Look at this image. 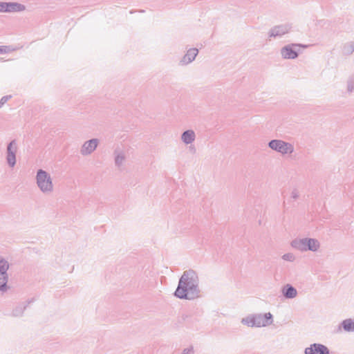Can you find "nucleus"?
Returning a JSON list of instances; mask_svg holds the SVG:
<instances>
[{"instance_id":"obj_16","label":"nucleus","mask_w":354,"mask_h":354,"mask_svg":"<svg viewBox=\"0 0 354 354\" xmlns=\"http://www.w3.org/2000/svg\"><path fill=\"white\" fill-rule=\"evenodd\" d=\"M195 138V132L191 129L185 131L181 135V140L186 145L192 143L194 141Z\"/></svg>"},{"instance_id":"obj_22","label":"nucleus","mask_w":354,"mask_h":354,"mask_svg":"<svg viewBox=\"0 0 354 354\" xmlns=\"http://www.w3.org/2000/svg\"><path fill=\"white\" fill-rule=\"evenodd\" d=\"M347 90L349 93L354 91V75H352L348 80Z\"/></svg>"},{"instance_id":"obj_15","label":"nucleus","mask_w":354,"mask_h":354,"mask_svg":"<svg viewBox=\"0 0 354 354\" xmlns=\"http://www.w3.org/2000/svg\"><path fill=\"white\" fill-rule=\"evenodd\" d=\"M34 301V299H31L27 301L26 304H20L17 305L12 311V316L21 317L23 315L24 310L26 309L28 304Z\"/></svg>"},{"instance_id":"obj_5","label":"nucleus","mask_w":354,"mask_h":354,"mask_svg":"<svg viewBox=\"0 0 354 354\" xmlns=\"http://www.w3.org/2000/svg\"><path fill=\"white\" fill-rule=\"evenodd\" d=\"M307 45L300 44H290L286 45L281 49V55L283 59H294L299 54L300 48H307Z\"/></svg>"},{"instance_id":"obj_24","label":"nucleus","mask_w":354,"mask_h":354,"mask_svg":"<svg viewBox=\"0 0 354 354\" xmlns=\"http://www.w3.org/2000/svg\"><path fill=\"white\" fill-rule=\"evenodd\" d=\"M12 97L11 95H5L0 100V108Z\"/></svg>"},{"instance_id":"obj_9","label":"nucleus","mask_w":354,"mask_h":354,"mask_svg":"<svg viewBox=\"0 0 354 354\" xmlns=\"http://www.w3.org/2000/svg\"><path fill=\"white\" fill-rule=\"evenodd\" d=\"M304 354H330V350L322 344L313 343L305 348Z\"/></svg>"},{"instance_id":"obj_19","label":"nucleus","mask_w":354,"mask_h":354,"mask_svg":"<svg viewBox=\"0 0 354 354\" xmlns=\"http://www.w3.org/2000/svg\"><path fill=\"white\" fill-rule=\"evenodd\" d=\"M344 53L346 55H351L354 52V41L350 43L345 44L344 46Z\"/></svg>"},{"instance_id":"obj_13","label":"nucleus","mask_w":354,"mask_h":354,"mask_svg":"<svg viewBox=\"0 0 354 354\" xmlns=\"http://www.w3.org/2000/svg\"><path fill=\"white\" fill-rule=\"evenodd\" d=\"M198 53V50L196 48H192L189 49L187 51L186 54L183 56V57L180 61V64L181 65H187V64L191 63L192 62H193L195 59Z\"/></svg>"},{"instance_id":"obj_3","label":"nucleus","mask_w":354,"mask_h":354,"mask_svg":"<svg viewBox=\"0 0 354 354\" xmlns=\"http://www.w3.org/2000/svg\"><path fill=\"white\" fill-rule=\"evenodd\" d=\"M36 183L39 189L44 194H49L53 190V184L50 175L41 169L37 171Z\"/></svg>"},{"instance_id":"obj_7","label":"nucleus","mask_w":354,"mask_h":354,"mask_svg":"<svg viewBox=\"0 0 354 354\" xmlns=\"http://www.w3.org/2000/svg\"><path fill=\"white\" fill-rule=\"evenodd\" d=\"M17 151V143L16 140L10 141L6 149V162L10 167H14L16 165V153Z\"/></svg>"},{"instance_id":"obj_26","label":"nucleus","mask_w":354,"mask_h":354,"mask_svg":"<svg viewBox=\"0 0 354 354\" xmlns=\"http://www.w3.org/2000/svg\"><path fill=\"white\" fill-rule=\"evenodd\" d=\"M182 354H194V349L192 347L185 348Z\"/></svg>"},{"instance_id":"obj_10","label":"nucleus","mask_w":354,"mask_h":354,"mask_svg":"<svg viewBox=\"0 0 354 354\" xmlns=\"http://www.w3.org/2000/svg\"><path fill=\"white\" fill-rule=\"evenodd\" d=\"M256 327L266 326L273 322V316L270 313L262 314H254Z\"/></svg>"},{"instance_id":"obj_18","label":"nucleus","mask_w":354,"mask_h":354,"mask_svg":"<svg viewBox=\"0 0 354 354\" xmlns=\"http://www.w3.org/2000/svg\"><path fill=\"white\" fill-rule=\"evenodd\" d=\"M241 323L250 327H256L254 315H250L242 319Z\"/></svg>"},{"instance_id":"obj_25","label":"nucleus","mask_w":354,"mask_h":354,"mask_svg":"<svg viewBox=\"0 0 354 354\" xmlns=\"http://www.w3.org/2000/svg\"><path fill=\"white\" fill-rule=\"evenodd\" d=\"M299 197V192L297 189H294L291 193V198L296 200Z\"/></svg>"},{"instance_id":"obj_1","label":"nucleus","mask_w":354,"mask_h":354,"mask_svg":"<svg viewBox=\"0 0 354 354\" xmlns=\"http://www.w3.org/2000/svg\"><path fill=\"white\" fill-rule=\"evenodd\" d=\"M174 295L178 299L188 300L200 297L199 278L195 270L189 269L183 272Z\"/></svg>"},{"instance_id":"obj_12","label":"nucleus","mask_w":354,"mask_h":354,"mask_svg":"<svg viewBox=\"0 0 354 354\" xmlns=\"http://www.w3.org/2000/svg\"><path fill=\"white\" fill-rule=\"evenodd\" d=\"M97 144L98 140L97 138H92L88 141H86L80 149L81 154L83 156L91 154L96 149Z\"/></svg>"},{"instance_id":"obj_8","label":"nucleus","mask_w":354,"mask_h":354,"mask_svg":"<svg viewBox=\"0 0 354 354\" xmlns=\"http://www.w3.org/2000/svg\"><path fill=\"white\" fill-rule=\"evenodd\" d=\"M26 10V6L18 2L2 1L1 12H21Z\"/></svg>"},{"instance_id":"obj_4","label":"nucleus","mask_w":354,"mask_h":354,"mask_svg":"<svg viewBox=\"0 0 354 354\" xmlns=\"http://www.w3.org/2000/svg\"><path fill=\"white\" fill-rule=\"evenodd\" d=\"M268 145L271 149L283 155L291 154L294 151L293 145L291 143L285 142L282 140H271L269 141Z\"/></svg>"},{"instance_id":"obj_27","label":"nucleus","mask_w":354,"mask_h":354,"mask_svg":"<svg viewBox=\"0 0 354 354\" xmlns=\"http://www.w3.org/2000/svg\"><path fill=\"white\" fill-rule=\"evenodd\" d=\"M2 10V1H0V12H1Z\"/></svg>"},{"instance_id":"obj_2","label":"nucleus","mask_w":354,"mask_h":354,"mask_svg":"<svg viewBox=\"0 0 354 354\" xmlns=\"http://www.w3.org/2000/svg\"><path fill=\"white\" fill-rule=\"evenodd\" d=\"M291 246L301 252H316L320 247L319 241L313 238L295 239L290 243Z\"/></svg>"},{"instance_id":"obj_20","label":"nucleus","mask_w":354,"mask_h":354,"mask_svg":"<svg viewBox=\"0 0 354 354\" xmlns=\"http://www.w3.org/2000/svg\"><path fill=\"white\" fill-rule=\"evenodd\" d=\"M125 159V156L123 153H120L117 154L115 157V165L120 167L122 165L123 161Z\"/></svg>"},{"instance_id":"obj_21","label":"nucleus","mask_w":354,"mask_h":354,"mask_svg":"<svg viewBox=\"0 0 354 354\" xmlns=\"http://www.w3.org/2000/svg\"><path fill=\"white\" fill-rule=\"evenodd\" d=\"M15 50V48L11 46H0V55L8 53Z\"/></svg>"},{"instance_id":"obj_23","label":"nucleus","mask_w":354,"mask_h":354,"mask_svg":"<svg viewBox=\"0 0 354 354\" xmlns=\"http://www.w3.org/2000/svg\"><path fill=\"white\" fill-rule=\"evenodd\" d=\"M284 261L292 262L295 259V257L292 253L284 254L281 257Z\"/></svg>"},{"instance_id":"obj_6","label":"nucleus","mask_w":354,"mask_h":354,"mask_svg":"<svg viewBox=\"0 0 354 354\" xmlns=\"http://www.w3.org/2000/svg\"><path fill=\"white\" fill-rule=\"evenodd\" d=\"M9 263L4 259H0V291L6 292L8 289L7 285L8 281V270L9 269Z\"/></svg>"},{"instance_id":"obj_11","label":"nucleus","mask_w":354,"mask_h":354,"mask_svg":"<svg viewBox=\"0 0 354 354\" xmlns=\"http://www.w3.org/2000/svg\"><path fill=\"white\" fill-rule=\"evenodd\" d=\"M291 26L290 24H281L272 27L269 31L270 37H281L283 35L288 33L290 29Z\"/></svg>"},{"instance_id":"obj_14","label":"nucleus","mask_w":354,"mask_h":354,"mask_svg":"<svg viewBox=\"0 0 354 354\" xmlns=\"http://www.w3.org/2000/svg\"><path fill=\"white\" fill-rule=\"evenodd\" d=\"M283 296L288 299H293L297 295V289L291 284H286L281 288Z\"/></svg>"},{"instance_id":"obj_17","label":"nucleus","mask_w":354,"mask_h":354,"mask_svg":"<svg viewBox=\"0 0 354 354\" xmlns=\"http://www.w3.org/2000/svg\"><path fill=\"white\" fill-rule=\"evenodd\" d=\"M341 328L346 332H354V319L349 318L343 320L339 326V330H341Z\"/></svg>"}]
</instances>
